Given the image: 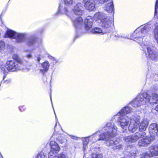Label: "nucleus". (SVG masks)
Listing matches in <instances>:
<instances>
[{
    "instance_id": "10",
    "label": "nucleus",
    "mask_w": 158,
    "mask_h": 158,
    "mask_svg": "<svg viewBox=\"0 0 158 158\" xmlns=\"http://www.w3.org/2000/svg\"><path fill=\"white\" fill-rule=\"evenodd\" d=\"M114 117L115 118H119L118 120L120 123V126L122 128L125 129L127 128L130 120V118H129L128 116L126 115L119 116V114H117L114 116Z\"/></svg>"
},
{
    "instance_id": "41",
    "label": "nucleus",
    "mask_w": 158,
    "mask_h": 158,
    "mask_svg": "<svg viewBox=\"0 0 158 158\" xmlns=\"http://www.w3.org/2000/svg\"><path fill=\"white\" fill-rule=\"evenodd\" d=\"M155 109L158 112V105L156 107Z\"/></svg>"
},
{
    "instance_id": "16",
    "label": "nucleus",
    "mask_w": 158,
    "mask_h": 158,
    "mask_svg": "<svg viewBox=\"0 0 158 158\" xmlns=\"http://www.w3.org/2000/svg\"><path fill=\"white\" fill-rule=\"evenodd\" d=\"M105 10L109 13L112 12L114 11V6L112 0H110L105 4Z\"/></svg>"
},
{
    "instance_id": "11",
    "label": "nucleus",
    "mask_w": 158,
    "mask_h": 158,
    "mask_svg": "<svg viewBox=\"0 0 158 158\" xmlns=\"http://www.w3.org/2000/svg\"><path fill=\"white\" fill-rule=\"evenodd\" d=\"M143 133L145 134L144 137L142 135L141 136L140 138L142 139L138 142V145L140 147H146L151 143V140L147 136L146 133L144 132H140L141 134L143 135Z\"/></svg>"
},
{
    "instance_id": "1",
    "label": "nucleus",
    "mask_w": 158,
    "mask_h": 158,
    "mask_svg": "<svg viewBox=\"0 0 158 158\" xmlns=\"http://www.w3.org/2000/svg\"><path fill=\"white\" fill-rule=\"evenodd\" d=\"M117 127L114 124L111 122L107 123L103 128L102 130L105 131L104 133L99 135V139L98 140H106V143L107 146H111L114 150L119 149L121 148L122 145L118 142L115 139H111V137L115 136L117 134Z\"/></svg>"
},
{
    "instance_id": "45",
    "label": "nucleus",
    "mask_w": 158,
    "mask_h": 158,
    "mask_svg": "<svg viewBox=\"0 0 158 158\" xmlns=\"http://www.w3.org/2000/svg\"><path fill=\"white\" fill-rule=\"evenodd\" d=\"M56 124L55 127H56Z\"/></svg>"
},
{
    "instance_id": "8",
    "label": "nucleus",
    "mask_w": 158,
    "mask_h": 158,
    "mask_svg": "<svg viewBox=\"0 0 158 158\" xmlns=\"http://www.w3.org/2000/svg\"><path fill=\"white\" fill-rule=\"evenodd\" d=\"M5 37L15 39L17 42H21L24 39V35H23L16 33L10 30L7 31Z\"/></svg>"
},
{
    "instance_id": "17",
    "label": "nucleus",
    "mask_w": 158,
    "mask_h": 158,
    "mask_svg": "<svg viewBox=\"0 0 158 158\" xmlns=\"http://www.w3.org/2000/svg\"><path fill=\"white\" fill-rule=\"evenodd\" d=\"M93 21V19L90 17H88L85 19L84 24L86 29H89L92 27Z\"/></svg>"
},
{
    "instance_id": "20",
    "label": "nucleus",
    "mask_w": 158,
    "mask_h": 158,
    "mask_svg": "<svg viewBox=\"0 0 158 158\" xmlns=\"http://www.w3.org/2000/svg\"><path fill=\"white\" fill-rule=\"evenodd\" d=\"M131 109L129 107H125L122 109L117 114L120 115H124L130 113Z\"/></svg>"
},
{
    "instance_id": "38",
    "label": "nucleus",
    "mask_w": 158,
    "mask_h": 158,
    "mask_svg": "<svg viewBox=\"0 0 158 158\" xmlns=\"http://www.w3.org/2000/svg\"><path fill=\"white\" fill-rule=\"evenodd\" d=\"M26 57L28 58H31L32 57V56L31 54H28L26 56Z\"/></svg>"
},
{
    "instance_id": "9",
    "label": "nucleus",
    "mask_w": 158,
    "mask_h": 158,
    "mask_svg": "<svg viewBox=\"0 0 158 158\" xmlns=\"http://www.w3.org/2000/svg\"><path fill=\"white\" fill-rule=\"evenodd\" d=\"M145 134L143 133V135L140 134V132H137L134 134L129 136H126L123 138L124 140L127 143H133L136 142L140 138L141 136L143 135L144 137Z\"/></svg>"
},
{
    "instance_id": "18",
    "label": "nucleus",
    "mask_w": 158,
    "mask_h": 158,
    "mask_svg": "<svg viewBox=\"0 0 158 158\" xmlns=\"http://www.w3.org/2000/svg\"><path fill=\"white\" fill-rule=\"evenodd\" d=\"M149 150L152 156L158 155V145L151 146L149 148Z\"/></svg>"
},
{
    "instance_id": "25",
    "label": "nucleus",
    "mask_w": 158,
    "mask_h": 158,
    "mask_svg": "<svg viewBox=\"0 0 158 158\" xmlns=\"http://www.w3.org/2000/svg\"><path fill=\"white\" fill-rule=\"evenodd\" d=\"M65 5L70 6L75 4V2L73 0H64Z\"/></svg>"
},
{
    "instance_id": "12",
    "label": "nucleus",
    "mask_w": 158,
    "mask_h": 158,
    "mask_svg": "<svg viewBox=\"0 0 158 158\" xmlns=\"http://www.w3.org/2000/svg\"><path fill=\"white\" fill-rule=\"evenodd\" d=\"M102 27L104 28L105 31L106 32H108L109 28L113 24V22L112 20L109 19L108 17H107L102 21Z\"/></svg>"
},
{
    "instance_id": "23",
    "label": "nucleus",
    "mask_w": 158,
    "mask_h": 158,
    "mask_svg": "<svg viewBox=\"0 0 158 158\" xmlns=\"http://www.w3.org/2000/svg\"><path fill=\"white\" fill-rule=\"evenodd\" d=\"M50 145L51 146V149L55 151H59L60 150V147L58 144L55 141H52L50 142Z\"/></svg>"
},
{
    "instance_id": "7",
    "label": "nucleus",
    "mask_w": 158,
    "mask_h": 158,
    "mask_svg": "<svg viewBox=\"0 0 158 158\" xmlns=\"http://www.w3.org/2000/svg\"><path fill=\"white\" fill-rule=\"evenodd\" d=\"M130 117V123L129 127V130L130 131L134 132L138 129V124H139L140 120V117L137 114H134Z\"/></svg>"
},
{
    "instance_id": "27",
    "label": "nucleus",
    "mask_w": 158,
    "mask_h": 158,
    "mask_svg": "<svg viewBox=\"0 0 158 158\" xmlns=\"http://www.w3.org/2000/svg\"><path fill=\"white\" fill-rule=\"evenodd\" d=\"M36 38L35 37H33L29 39L28 41V44L29 45H33L36 41Z\"/></svg>"
},
{
    "instance_id": "32",
    "label": "nucleus",
    "mask_w": 158,
    "mask_h": 158,
    "mask_svg": "<svg viewBox=\"0 0 158 158\" xmlns=\"http://www.w3.org/2000/svg\"><path fill=\"white\" fill-rule=\"evenodd\" d=\"M137 151L136 150H133L131 151L130 152L131 156L134 157L136 156Z\"/></svg>"
},
{
    "instance_id": "26",
    "label": "nucleus",
    "mask_w": 158,
    "mask_h": 158,
    "mask_svg": "<svg viewBox=\"0 0 158 158\" xmlns=\"http://www.w3.org/2000/svg\"><path fill=\"white\" fill-rule=\"evenodd\" d=\"M154 37L158 44V25L154 30Z\"/></svg>"
},
{
    "instance_id": "2",
    "label": "nucleus",
    "mask_w": 158,
    "mask_h": 158,
    "mask_svg": "<svg viewBox=\"0 0 158 158\" xmlns=\"http://www.w3.org/2000/svg\"><path fill=\"white\" fill-rule=\"evenodd\" d=\"M158 102V94H153L151 97L147 93H144L138 96L131 102V104L136 107L145 105L148 103H156Z\"/></svg>"
},
{
    "instance_id": "15",
    "label": "nucleus",
    "mask_w": 158,
    "mask_h": 158,
    "mask_svg": "<svg viewBox=\"0 0 158 158\" xmlns=\"http://www.w3.org/2000/svg\"><path fill=\"white\" fill-rule=\"evenodd\" d=\"M158 125L155 123H153L149 126V131L150 134L153 136L156 135L158 132Z\"/></svg>"
},
{
    "instance_id": "31",
    "label": "nucleus",
    "mask_w": 158,
    "mask_h": 158,
    "mask_svg": "<svg viewBox=\"0 0 158 158\" xmlns=\"http://www.w3.org/2000/svg\"><path fill=\"white\" fill-rule=\"evenodd\" d=\"M83 140L84 141L83 148L84 150L85 149L87 145L88 142V140L87 138H83Z\"/></svg>"
},
{
    "instance_id": "28",
    "label": "nucleus",
    "mask_w": 158,
    "mask_h": 158,
    "mask_svg": "<svg viewBox=\"0 0 158 158\" xmlns=\"http://www.w3.org/2000/svg\"><path fill=\"white\" fill-rule=\"evenodd\" d=\"M49 158H57V156L55 155L54 151L51 150L48 154Z\"/></svg>"
},
{
    "instance_id": "39",
    "label": "nucleus",
    "mask_w": 158,
    "mask_h": 158,
    "mask_svg": "<svg viewBox=\"0 0 158 158\" xmlns=\"http://www.w3.org/2000/svg\"><path fill=\"white\" fill-rule=\"evenodd\" d=\"M70 136H71V138L73 139H75L76 140H77L78 139V138H77V137L75 136H73V135H71Z\"/></svg>"
},
{
    "instance_id": "14",
    "label": "nucleus",
    "mask_w": 158,
    "mask_h": 158,
    "mask_svg": "<svg viewBox=\"0 0 158 158\" xmlns=\"http://www.w3.org/2000/svg\"><path fill=\"white\" fill-rule=\"evenodd\" d=\"M85 8L89 11H93L95 9L94 2L91 0H84L83 1Z\"/></svg>"
},
{
    "instance_id": "6",
    "label": "nucleus",
    "mask_w": 158,
    "mask_h": 158,
    "mask_svg": "<svg viewBox=\"0 0 158 158\" xmlns=\"http://www.w3.org/2000/svg\"><path fill=\"white\" fill-rule=\"evenodd\" d=\"M83 7L81 3H77L74 6L72 9V12L69 11V10L65 7L62 13L65 14L67 15L71 19L74 17V15L81 16L83 13Z\"/></svg>"
},
{
    "instance_id": "44",
    "label": "nucleus",
    "mask_w": 158,
    "mask_h": 158,
    "mask_svg": "<svg viewBox=\"0 0 158 158\" xmlns=\"http://www.w3.org/2000/svg\"><path fill=\"white\" fill-rule=\"evenodd\" d=\"M118 140L119 141H120V139H119Z\"/></svg>"
},
{
    "instance_id": "42",
    "label": "nucleus",
    "mask_w": 158,
    "mask_h": 158,
    "mask_svg": "<svg viewBox=\"0 0 158 158\" xmlns=\"http://www.w3.org/2000/svg\"><path fill=\"white\" fill-rule=\"evenodd\" d=\"M131 146H129V147H128V148H127V149H128L129 148H131Z\"/></svg>"
},
{
    "instance_id": "21",
    "label": "nucleus",
    "mask_w": 158,
    "mask_h": 158,
    "mask_svg": "<svg viewBox=\"0 0 158 158\" xmlns=\"http://www.w3.org/2000/svg\"><path fill=\"white\" fill-rule=\"evenodd\" d=\"M107 17L102 12H98L95 14L94 18L95 19H99L102 22Z\"/></svg>"
},
{
    "instance_id": "43",
    "label": "nucleus",
    "mask_w": 158,
    "mask_h": 158,
    "mask_svg": "<svg viewBox=\"0 0 158 158\" xmlns=\"http://www.w3.org/2000/svg\"><path fill=\"white\" fill-rule=\"evenodd\" d=\"M118 140L119 141H120V139H119Z\"/></svg>"
},
{
    "instance_id": "35",
    "label": "nucleus",
    "mask_w": 158,
    "mask_h": 158,
    "mask_svg": "<svg viewBox=\"0 0 158 158\" xmlns=\"http://www.w3.org/2000/svg\"><path fill=\"white\" fill-rule=\"evenodd\" d=\"M57 158H68L66 156L63 154H60L57 156Z\"/></svg>"
},
{
    "instance_id": "19",
    "label": "nucleus",
    "mask_w": 158,
    "mask_h": 158,
    "mask_svg": "<svg viewBox=\"0 0 158 158\" xmlns=\"http://www.w3.org/2000/svg\"><path fill=\"white\" fill-rule=\"evenodd\" d=\"M73 23L74 25L76 28L80 27L82 24V19L81 17H79L73 21Z\"/></svg>"
},
{
    "instance_id": "5",
    "label": "nucleus",
    "mask_w": 158,
    "mask_h": 158,
    "mask_svg": "<svg viewBox=\"0 0 158 158\" xmlns=\"http://www.w3.org/2000/svg\"><path fill=\"white\" fill-rule=\"evenodd\" d=\"M140 46H141V49L145 52L147 58L149 57L153 60H157L158 57L157 52L152 47L146 45L143 43H141Z\"/></svg>"
},
{
    "instance_id": "33",
    "label": "nucleus",
    "mask_w": 158,
    "mask_h": 158,
    "mask_svg": "<svg viewBox=\"0 0 158 158\" xmlns=\"http://www.w3.org/2000/svg\"><path fill=\"white\" fill-rule=\"evenodd\" d=\"M44 153L42 152H41L38 153L37 156V158H44Z\"/></svg>"
},
{
    "instance_id": "29",
    "label": "nucleus",
    "mask_w": 158,
    "mask_h": 158,
    "mask_svg": "<svg viewBox=\"0 0 158 158\" xmlns=\"http://www.w3.org/2000/svg\"><path fill=\"white\" fill-rule=\"evenodd\" d=\"M91 158H102V156L101 154H92Z\"/></svg>"
},
{
    "instance_id": "22",
    "label": "nucleus",
    "mask_w": 158,
    "mask_h": 158,
    "mask_svg": "<svg viewBox=\"0 0 158 158\" xmlns=\"http://www.w3.org/2000/svg\"><path fill=\"white\" fill-rule=\"evenodd\" d=\"M41 65L43 69H41L40 71L44 75V74L48 70L49 64L48 61H45Z\"/></svg>"
},
{
    "instance_id": "30",
    "label": "nucleus",
    "mask_w": 158,
    "mask_h": 158,
    "mask_svg": "<svg viewBox=\"0 0 158 158\" xmlns=\"http://www.w3.org/2000/svg\"><path fill=\"white\" fill-rule=\"evenodd\" d=\"M142 156L143 157L140 158H149L152 156L150 153L149 154L147 153H144L142 154Z\"/></svg>"
},
{
    "instance_id": "24",
    "label": "nucleus",
    "mask_w": 158,
    "mask_h": 158,
    "mask_svg": "<svg viewBox=\"0 0 158 158\" xmlns=\"http://www.w3.org/2000/svg\"><path fill=\"white\" fill-rule=\"evenodd\" d=\"M91 32L93 33H102L103 34H104L106 33L104 31H103L101 29L99 28L96 27L94 29H92Z\"/></svg>"
},
{
    "instance_id": "3",
    "label": "nucleus",
    "mask_w": 158,
    "mask_h": 158,
    "mask_svg": "<svg viewBox=\"0 0 158 158\" xmlns=\"http://www.w3.org/2000/svg\"><path fill=\"white\" fill-rule=\"evenodd\" d=\"M13 57L17 61H15L14 60H8L7 62L6 65L5 66L3 64L2 62L0 63V69L4 73L7 72L6 69L7 70L11 72L15 71L20 69L19 67V65L23 63L22 60L18 58L16 55L14 56Z\"/></svg>"
},
{
    "instance_id": "13",
    "label": "nucleus",
    "mask_w": 158,
    "mask_h": 158,
    "mask_svg": "<svg viewBox=\"0 0 158 158\" xmlns=\"http://www.w3.org/2000/svg\"><path fill=\"white\" fill-rule=\"evenodd\" d=\"M139 125V132H143L146 131L148 124V121L147 118H144L138 124Z\"/></svg>"
},
{
    "instance_id": "34",
    "label": "nucleus",
    "mask_w": 158,
    "mask_h": 158,
    "mask_svg": "<svg viewBox=\"0 0 158 158\" xmlns=\"http://www.w3.org/2000/svg\"><path fill=\"white\" fill-rule=\"evenodd\" d=\"M5 46V43L3 41H0V50L3 49Z\"/></svg>"
},
{
    "instance_id": "4",
    "label": "nucleus",
    "mask_w": 158,
    "mask_h": 158,
    "mask_svg": "<svg viewBox=\"0 0 158 158\" xmlns=\"http://www.w3.org/2000/svg\"><path fill=\"white\" fill-rule=\"evenodd\" d=\"M151 27L149 25H146L143 28H142L140 31H139L140 30L139 28L137 29L135 31L133 35V36L134 37L135 39V40L140 44L141 43H142L140 42H142L143 40L142 38L147 35Z\"/></svg>"
},
{
    "instance_id": "37",
    "label": "nucleus",
    "mask_w": 158,
    "mask_h": 158,
    "mask_svg": "<svg viewBox=\"0 0 158 158\" xmlns=\"http://www.w3.org/2000/svg\"><path fill=\"white\" fill-rule=\"evenodd\" d=\"M158 7V0H156V2L155 4V15L156 14H157V9Z\"/></svg>"
},
{
    "instance_id": "40",
    "label": "nucleus",
    "mask_w": 158,
    "mask_h": 158,
    "mask_svg": "<svg viewBox=\"0 0 158 158\" xmlns=\"http://www.w3.org/2000/svg\"><path fill=\"white\" fill-rule=\"evenodd\" d=\"M41 59V58L40 57H38L37 59V60L38 61V62H39L40 61Z\"/></svg>"
},
{
    "instance_id": "36",
    "label": "nucleus",
    "mask_w": 158,
    "mask_h": 158,
    "mask_svg": "<svg viewBox=\"0 0 158 158\" xmlns=\"http://www.w3.org/2000/svg\"><path fill=\"white\" fill-rule=\"evenodd\" d=\"M98 1L100 3H105L106 4L108 2H109L110 0H98Z\"/></svg>"
}]
</instances>
